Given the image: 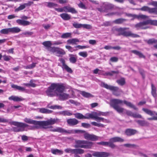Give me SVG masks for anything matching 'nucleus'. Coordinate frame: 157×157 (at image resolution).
Returning <instances> with one entry per match:
<instances>
[{
    "label": "nucleus",
    "instance_id": "19",
    "mask_svg": "<svg viewBox=\"0 0 157 157\" xmlns=\"http://www.w3.org/2000/svg\"><path fill=\"white\" fill-rule=\"evenodd\" d=\"M67 124L70 126H74L77 124L78 121L75 118H70L67 120Z\"/></svg>",
    "mask_w": 157,
    "mask_h": 157
},
{
    "label": "nucleus",
    "instance_id": "50",
    "mask_svg": "<svg viewBox=\"0 0 157 157\" xmlns=\"http://www.w3.org/2000/svg\"><path fill=\"white\" fill-rule=\"evenodd\" d=\"M98 137L93 134H92L91 136L90 140L94 141L98 140Z\"/></svg>",
    "mask_w": 157,
    "mask_h": 157
},
{
    "label": "nucleus",
    "instance_id": "3",
    "mask_svg": "<svg viewBox=\"0 0 157 157\" xmlns=\"http://www.w3.org/2000/svg\"><path fill=\"white\" fill-rule=\"evenodd\" d=\"M62 83H52L46 91L47 95L50 97L57 96L58 92Z\"/></svg>",
    "mask_w": 157,
    "mask_h": 157
},
{
    "label": "nucleus",
    "instance_id": "42",
    "mask_svg": "<svg viewBox=\"0 0 157 157\" xmlns=\"http://www.w3.org/2000/svg\"><path fill=\"white\" fill-rule=\"evenodd\" d=\"M136 18L138 19H146L148 18V17L147 16L143 15V14H140L139 15H136Z\"/></svg>",
    "mask_w": 157,
    "mask_h": 157
},
{
    "label": "nucleus",
    "instance_id": "32",
    "mask_svg": "<svg viewBox=\"0 0 157 157\" xmlns=\"http://www.w3.org/2000/svg\"><path fill=\"white\" fill-rule=\"evenodd\" d=\"M121 86H123L125 83V79L124 78H121L116 81Z\"/></svg>",
    "mask_w": 157,
    "mask_h": 157
},
{
    "label": "nucleus",
    "instance_id": "7",
    "mask_svg": "<svg viewBox=\"0 0 157 157\" xmlns=\"http://www.w3.org/2000/svg\"><path fill=\"white\" fill-rule=\"evenodd\" d=\"M101 86L103 87L112 91L113 94L117 96L120 95L119 92H122L121 90H119L118 87L108 85L104 82L101 83Z\"/></svg>",
    "mask_w": 157,
    "mask_h": 157
},
{
    "label": "nucleus",
    "instance_id": "63",
    "mask_svg": "<svg viewBox=\"0 0 157 157\" xmlns=\"http://www.w3.org/2000/svg\"><path fill=\"white\" fill-rule=\"evenodd\" d=\"M156 116H154L152 117L148 118L147 119L149 120H157V113H155Z\"/></svg>",
    "mask_w": 157,
    "mask_h": 157
},
{
    "label": "nucleus",
    "instance_id": "40",
    "mask_svg": "<svg viewBox=\"0 0 157 157\" xmlns=\"http://www.w3.org/2000/svg\"><path fill=\"white\" fill-rule=\"evenodd\" d=\"M0 32L2 34H7L9 33H10V28L3 29L0 30Z\"/></svg>",
    "mask_w": 157,
    "mask_h": 157
},
{
    "label": "nucleus",
    "instance_id": "46",
    "mask_svg": "<svg viewBox=\"0 0 157 157\" xmlns=\"http://www.w3.org/2000/svg\"><path fill=\"white\" fill-rule=\"evenodd\" d=\"M25 8V6L24 4L21 5L18 8L15 10V12H18L20 10H22Z\"/></svg>",
    "mask_w": 157,
    "mask_h": 157
},
{
    "label": "nucleus",
    "instance_id": "23",
    "mask_svg": "<svg viewBox=\"0 0 157 157\" xmlns=\"http://www.w3.org/2000/svg\"><path fill=\"white\" fill-rule=\"evenodd\" d=\"M60 16L62 19L65 21L69 20L71 19V15L67 13H62L60 14Z\"/></svg>",
    "mask_w": 157,
    "mask_h": 157
},
{
    "label": "nucleus",
    "instance_id": "59",
    "mask_svg": "<svg viewBox=\"0 0 157 157\" xmlns=\"http://www.w3.org/2000/svg\"><path fill=\"white\" fill-rule=\"evenodd\" d=\"M118 60V58L116 57H112L110 59V60L113 62H117Z\"/></svg>",
    "mask_w": 157,
    "mask_h": 157
},
{
    "label": "nucleus",
    "instance_id": "37",
    "mask_svg": "<svg viewBox=\"0 0 157 157\" xmlns=\"http://www.w3.org/2000/svg\"><path fill=\"white\" fill-rule=\"evenodd\" d=\"M127 19L122 18H119L115 20L113 22L117 24H120L126 21Z\"/></svg>",
    "mask_w": 157,
    "mask_h": 157
},
{
    "label": "nucleus",
    "instance_id": "55",
    "mask_svg": "<svg viewBox=\"0 0 157 157\" xmlns=\"http://www.w3.org/2000/svg\"><path fill=\"white\" fill-rule=\"evenodd\" d=\"M95 120L98 122H100L101 121H103L104 119L103 118L101 117L96 116Z\"/></svg>",
    "mask_w": 157,
    "mask_h": 157
},
{
    "label": "nucleus",
    "instance_id": "27",
    "mask_svg": "<svg viewBox=\"0 0 157 157\" xmlns=\"http://www.w3.org/2000/svg\"><path fill=\"white\" fill-rule=\"evenodd\" d=\"M80 93L83 97L86 98H91L94 97L91 94L84 91H80Z\"/></svg>",
    "mask_w": 157,
    "mask_h": 157
},
{
    "label": "nucleus",
    "instance_id": "51",
    "mask_svg": "<svg viewBox=\"0 0 157 157\" xmlns=\"http://www.w3.org/2000/svg\"><path fill=\"white\" fill-rule=\"evenodd\" d=\"M124 146L128 147H134L137 146V145L135 144H125L124 145Z\"/></svg>",
    "mask_w": 157,
    "mask_h": 157
},
{
    "label": "nucleus",
    "instance_id": "24",
    "mask_svg": "<svg viewBox=\"0 0 157 157\" xmlns=\"http://www.w3.org/2000/svg\"><path fill=\"white\" fill-rule=\"evenodd\" d=\"M151 94L154 98H156V97L157 94L156 88L152 83L151 84Z\"/></svg>",
    "mask_w": 157,
    "mask_h": 157
},
{
    "label": "nucleus",
    "instance_id": "36",
    "mask_svg": "<svg viewBox=\"0 0 157 157\" xmlns=\"http://www.w3.org/2000/svg\"><path fill=\"white\" fill-rule=\"evenodd\" d=\"M142 109L145 113L148 115L151 116H152L154 115V112L150 110L145 108H143ZM154 112L155 113V112Z\"/></svg>",
    "mask_w": 157,
    "mask_h": 157
},
{
    "label": "nucleus",
    "instance_id": "41",
    "mask_svg": "<svg viewBox=\"0 0 157 157\" xmlns=\"http://www.w3.org/2000/svg\"><path fill=\"white\" fill-rule=\"evenodd\" d=\"M71 33H63L61 36V37L62 38H67L69 37H71Z\"/></svg>",
    "mask_w": 157,
    "mask_h": 157
},
{
    "label": "nucleus",
    "instance_id": "52",
    "mask_svg": "<svg viewBox=\"0 0 157 157\" xmlns=\"http://www.w3.org/2000/svg\"><path fill=\"white\" fill-rule=\"evenodd\" d=\"M92 134L85 133L84 135V138L86 140H90Z\"/></svg>",
    "mask_w": 157,
    "mask_h": 157
},
{
    "label": "nucleus",
    "instance_id": "33",
    "mask_svg": "<svg viewBox=\"0 0 157 157\" xmlns=\"http://www.w3.org/2000/svg\"><path fill=\"white\" fill-rule=\"evenodd\" d=\"M51 152L54 154L62 155L63 153V151L58 149H53L51 150Z\"/></svg>",
    "mask_w": 157,
    "mask_h": 157
},
{
    "label": "nucleus",
    "instance_id": "1",
    "mask_svg": "<svg viewBox=\"0 0 157 157\" xmlns=\"http://www.w3.org/2000/svg\"><path fill=\"white\" fill-rule=\"evenodd\" d=\"M24 121L25 122L33 124L36 126V127H42L44 129L50 128V131L53 132H58L61 133H65L71 134L75 132V133H84L85 132L84 131L80 130H66L61 127H57L56 128H53L52 126H48V125H52L56 123L60 122V120L57 118H51L50 119L46 121H36L32 120L27 118H25Z\"/></svg>",
    "mask_w": 157,
    "mask_h": 157
},
{
    "label": "nucleus",
    "instance_id": "18",
    "mask_svg": "<svg viewBox=\"0 0 157 157\" xmlns=\"http://www.w3.org/2000/svg\"><path fill=\"white\" fill-rule=\"evenodd\" d=\"M126 114L128 116H132L135 118H142V116L137 113H133L129 110L126 111Z\"/></svg>",
    "mask_w": 157,
    "mask_h": 157
},
{
    "label": "nucleus",
    "instance_id": "57",
    "mask_svg": "<svg viewBox=\"0 0 157 157\" xmlns=\"http://www.w3.org/2000/svg\"><path fill=\"white\" fill-rule=\"evenodd\" d=\"M99 144H101L104 146H109V144L108 142H101L97 143Z\"/></svg>",
    "mask_w": 157,
    "mask_h": 157
},
{
    "label": "nucleus",
    "instance_id": "30",
    "mask_svg": "<svg viewBox=\"0 0 157 157\" xmlns=\"http://www.w3.org/2000/svg\"><path fill=\"white\" fill-rule=\"evenodd\" d=\"M144 41L149 44H152L157 43V40L154 38L150 39L148 40H144Z\"/></svg>",
    "mask_w": 157,
    "mask_h": 157
},
{
    "label": "nucleus",
    "instance_id": "16",
    "mask_svg": "<svg viewBox=\"0 0 157 157\" xmlns=\"http://www.w3.org/2000/svg\"><path fill=\"white\" fill-rule=\"evenodd\" d=\"M60 61L62 63V68L63 69H64L68 72L70 73H72V71L71 69L65 63V60L63 58L60 59H59Z\"/></svg>",
    "mask_w": 157,
    "mask_h": 157
},
{
    "label": "nucleus",
    "instance_id": "13",
    "mask_svg": "<svg viewBox=\"0 0 157 157\" xmlns=\"http://www.w3.org/2000/svg\"><path fill=\"white\" fill-rule=\"evenodd\" d=\"M139 10L145 11H147L149 13H153L155 14H157V8H150L147 6H144L141 8L139 9Z\"/></svg>",
    "mask_w": 157,
    "mask_h": 157
},
{
    "label": "nucleus",
    "instance_id": "15",
    "mask_svg": "<svg viewBox=\"0 0 157 157\" xmlns=\"http://www.w3.org/2000/svg\"><path fill=\"white\" fill-rule=\"evenodd\" d=\"M92 155L96 157H107L110 155V154L106 152L95 151L93 153Z\"/></svg>",
    "mask_w": 157,
    "mask_h": 157
},
{
    "label": "nucleus",
    "instance_id": "11",
    "mask_svg": "<svg viewBox=\"0 0 157 157\" xmlns=\"http://www.w3.org/2000/svg\"><path fill=\"white\" fill-rule=\"evenodd\" d=\"M124 141V140L121 138L116 136L114 137L109 139L108 142L109 147L112 148H114L117 146L113 144L114 143L117 142H123Z\"/></svg>",
    "mask_w": 157,
    "mask_h": 157
},
{
    "label": "nucleus",
    "instance_id": "10",
    "mask_svg": "<svg viewBox=\"0 0 157 157\" xmlns=\"http://www.w3.org/2000/svg\"><path fill=\"white\" fill-rule=\"evenodd\" d=\"M114 6L113 4L108 2L103 3L102 6L100 8H98L97 10L100 12H106L109 10H112L114 8Z\"/></svg>",
    "mask_w": 157,
    "mask_h": 157
},
{
    "label": "nucleus",
    "instance_id": "21",
    "mask_svg": "<svg viewBox=\"0 0 157 157\" xmlns=\"http://www.w3.org/2000/svg\"><path fill=\"white\" fill-rule=\"evenodd\" d=\"M42 44L46 47V48L49 51L51 52L52 49L53 47H51L52 44L50 41H46L43 42Z\"/></svg>",
    "mask_w": 157,
    "mask_h": 157
},
{
    "label": "nucleus",
    "instance_id": "60",
    "mask_svg": "<svg viewBox=\"0 0 157 157\" xmlns=\"http://www.w3.org/2000/svg\"><path fill=\"white\" fill-rule=\"evenodd\" d=\"M89 43L90 44L94 45L96 44V41L95 40H89Z\"/></svg>",
    "mask_w": 157,
    "mask_h": 157
},
{
    "label": "nucleus",
    "instance_id": "9",
    "mask_svg": "<svg viewBox=\"0 0 157 157\" xmlns=\"http://www.w3.org/2000/svg\"><path fill=\"white\" fill-rule=\"evenodd\" d=\"M65 89V86L63 84H62L57 96L61 100H67L70 98L69 94L63 92Z\"/></svg>",
    "mask_w": 157,
    "mask_h": 157
},
{
    "label": "nucleus",
    "instance_id": "34",
    "mask_svg": "<svg viewBox=\"0 0 157 157\" xmlns=\"http://www.w3.org/2000/svg\"><path fill=\"white\" fill-rule=\"evenodd\" d=\"M11 86L13 88L15 89L20 91H24L25 90V89L24 88L18 86L14 84H12Z\"/></svg>",
    "mask_w": 157,
    "mask_h": 157
},
{
    "label": "nucleus",
    "instance_id": "14",
    "mask_svg": "<svg viewBox=\"0 0 157 157\" xmlns=\"http://www.w3.org/2000/svg\"><path fill=\"white\" fill-rule=\"evenodd\" d=\"M51 50V52H55L58 56H60L61 55H63L65 54V52L64 50L58 47H53V48Z\"/></svg>",
    "mask_w": 157,
    "mask_h": 157
},
{
    "label": "nucleus",
    "instance_id": "47",
    "mask_svg": "<svg viewBox=\"0 0 157 157\" xmlns=\"http://www.w3.org/2000/svg\"><path fill=\"white\" fill-rule=\"evenodd\" d=\"M73 26L75 28L78 29L82 27V24L75 22L73 23Z\"/></svg>",
    "mask_w": 157,
    "mask_h": 157
},
{
    "label": "nucleus",
    "instance_id": "12",
    "mask_svg": "<svg viewBox=\"0 0 157 157\" xmlns=\"http://www.w3.org/2000/svg\"><path fill=\"white\" fill-rule=\"evenodd\" d=\"M66 153H71L72 154H82L84 153V150L81 148H76L72 149L71 148H67L64 150Z\"/></svg>",
    "mask_w": 157,
    "mask_h": 157
},
{
    "label": "nucleus",
    "instance_id": "39",
    "mask_svg": "<svg viewBox=\"0 0 157 157\" xmlns=\"http://www.w3.org/2000/svg\"><path fill=\"white\" fill-rule=\"evenodd\" d=\"M60 114L63 116H70L72 115V113L69 110H65L60 112Z\"/></svg>",
    "mask_w": 157,
    "mask_h": 157
},
{
    "label": "nucleus",
    "instance_id": "28",
    "mask_svg": "<svg viewBox=\"0 0 157 157\" xmlns=\"http://www.w3.org/2000/svg\"><path fill=\"white\" fill-rule=\"evenodd\" d=\"M79 42V40L77 38H73L68 40L67 41L68 44H76V42Z\"/></svg>",
    "mask_w": 157,
    "mask_h": 157
},
{
    "label": "nucleus",
    "instance_id": "62",
    "mask_svg": "<svg viewBox=\"0 0 157 157\" xmlns=\"http://www.w3.org/2000/svg\"><path fill=\"white\" fill-rule=\"evenodd\" d=\"M88 47L86 46H81L78 45L75 47L76 48H78L79 49H83L87 48Z\"/></svg>",
    "mask_w": 157,
    "mask_h": 157
},
{
    "label": "nucleus",
    "instance_id": "54",
    "mask_svg": "<svg viewBox=\"0 0 157 157\" xmlns=\"http://www.w3.org/2000/svg\"><path fill=\"white\" fill-rule=\"evenodd\" d=\"M78 7L82 9H85L86 7L84 4L82 2H81L78 4Z\"/></svg>",
    "mask_w": 157,
    "mask_h": 157
},
{
    "label": "nucleus",
    "instance_id": "31",
    "mask_svg": "<svg viewBox=\"0 0 157 157\" xmlns=\"http://www.w3.org/2000/svg\"><path fill=\"white\" fill-rule=\"evenodd\" d=\"M39 111L42 113H51L52 111L45 108H40L39 109Z\"/></svg>",
    "mask_w": 157,
    "mask_h": 157
},
{
    "label": "nucleus",
    "instance_id": "49",
    "mask_svg": "<svg viewBox=\"0 0 157 157\" xmlns=\"http://www.w3.org/2000/svg\"><path fill=\"white\" fill-rule=\"evenodd\" d=\"M50 108H51V109H62V107L61 106L56 105H52V106Z\"/></svg>",
    "mask_w": 157,
    "mask_h": 157
},
{
    "label": "nucleus",
    "instance_id": "35",
    "mask_svg": "<svg viewBox=\"0 0 157 157\" xmlns=\"http://www.w3.org/2000/svg\"><path fill=\"white\" fill-rule=\"evenodd\" d=\"M10 33H18L21 31L20 29L17 27H14L12 28H10Z\"/></svg>",
    "mask_w": 157,
    "mask_h": 157
},
{
    "label": "nucleus",
    "instance_id": "58",
    "mask_svg": "<svg viewBox=\"0 0 157 157\" xmlns=\"http://www.w3.org/2000/svg\"><path fill=\"white\" fill-rule=\"evenodd\" d=\"M82 126L86 128H88L90 127V124L86 123H82Z\"/></svg>",
    "mask_w": 157,
    "mask_h": 157
},
{
    "label": "nucleus",
    "instance_id": "25",
    "mask_svg": "<svg viewBox=\"0 0 157 157\" xmlns=\"http://www.w3.org/2000/svg\"><path fill=\"white\" fill-rule=\"evenodd\" d=\"M118 71H111L110 72H106L104 73H103L102 75L104 76H113L114 74H117L119 73Z\"/></svg>",
    "mask_w": 157,
    "mask_h": 157
},
{
    "label": "nucleus",
    "instance_id": "45",
    "mask_svg": "<svg viewBox=\"0 0 157 157\" xmlns=\"http://www.w3.org/2000/svg\"><path fill=\"white\" fill-rule=\"evenodd\" d=\"M47 4V6L49 8L54 7H57L58 6V5L57 4L55 3L51 2H46Z\"/></svg>",
    "mask_w": 157,
    "mask_h": 157
},
{
    "label": "nucleus",
    "instance_id": "48",
    "mask_svg": "<svg viewBox=\"0 0 157 157\" xmlns=\"http://www.w3.org/2000/svg\"><path fill=\"white\" fill-rule=\"evenodd\" d=\"M78 54L79 56L84 58L86 57L88 55L87 53L86 52H79Z\"/></svg>",
    "mask_w": 157,
    "mask_h": 157
},
{
    "label": "nucleus",
    "instance_id": "38",
    "mask_svg": "<svg viewBox=\"0 0 157 157\" xmlns=\"http://www.w3.org/2000/svg\"><path fill=\"white\" fill-rule=\"evenodd\" d=\"M75 117L78 119H83L87 118L86 116L79 113H77L74 114Z\"/></svg>",
    "mask_w": 157,
    "mask_h": 157
},
{
    "label": "nucleus",
    "instance_id": "17",
    "mask_svg": "<svg viewBox=\"0 0 157 157\" xmlns=\"http://www.w3.org/2000/svg\"><path fill=\"white\" fill-rule=\"evenodd\" d=\"M64 12H70L72 13H76L77 11L74 8L69 6H65L63 7Z\"/></svg>",
    "mask_w": 157,
    "mask_h": 157
},
{
    "label": "nucleus",
    "instance_id": "22",
    "mask_svg": "<svg viewBox=\"0 0 157 157\" xmlns=\"http://www.w3.org/2000/svg\"><path fill=\"white\" fill-rule=\"evenodd\" d=\"M9 99L13 100L15 101H19L25 100V99L21 97H18L16 96H12L9 97Z\"/></svg>",
    "mask_w": 157,
    "mask_h": 157
},
{
    "label": "nucleus",
    "instance_id": "56",
    "mask_svg": "<svg viewBox=\"0 0 157 157\" xmlns=\"http://www.w3.org/2000/svg\"><path fill=\"white\" fill-rule=\"evenodd\" d=\"M139 71L141 75L142 78L143 79H144L145 78V75L144 71L142 69H139Z\"/></svg>",
    "mask_w": 157,
    "mask_h": 157
},
{
    "label": "nucleus",
    "instance_id": "64",
    "mask_svg": "<svg viewBox=\"0 0 157 157\" xmlns=\"http://www.w3.org/2000/svg\"><path fill=\"white\" fill-rule=\"evenodd\" d=\"M3 58L4 60L8 61L10 59L11 57L10 56L5 55L3 56Z\"/></svg>",
    "mask_w": 157,
    "mask_h": 157
},
{
    "label": "nucleus",
    "instance_id": "44",
    "mask_svg": "<svg viewBox=\"0 0 157 157\" xmlns=\"http://www.w3.org/2000/svg\"><path fill=\"white\" fill-rule=\"evenodd\" d=\"M136 122L138 123V124L141 126H144L147 124V122L145 121L142 120H137L136 121Z\"/></svg>",
    "mask_w": 157,
    "mask_h": 157
},
{
    "label": "nucleus",
    "instance_id": "6",
    "mask_svg": "<svg viewBox=\"0 0 157 157\" xmlns=\"http://www.w3.org/2000/svg\"><path fill=\"white\" fill-rule=\"evenodd\" d=\"M128 28H117L116 30L120 33L118 34L119 35H122L124 36L128 37L131 36L133 38L139 37H140L139 35L134 34L130 31H125L127 29H129Z\"/></svg>",
    "mask_w": 157,
    "mask_h": 157
},
{
    "label": "nucleus",
    "instance_id": "61",
    "mask_svg": "<svg viewBox=\"0 0 157 157\" xmlns=\"http://www.w3.org/2000/svg\"><path fill=\"white\" fill-rule=\"evenodd\" d=\"M31 24V23L28 21L23 20L22 25L24 26L29 25Z\"/></svg>",
    "mask_w": 157,
    "mask_h": 157
},
{
    "label": "nucleus",
    "instance_id": "5",
    "mask_svg": "<svg viewBox=\"0 0 157 157\" xmlns=\"http://www.w3.org/2000/svg\"><path fill=\"white\" fill-rule=\"evenodd\" d=\"M75 144L74 147L76 148H83L85 149H90L93 145V143L85 140H75Z\"/></svg>",
    "mask_w": 157,
    "mask_h": 157
},
{
    "label": "nucleus",
    "instance_id": "43",
    "mask_svg": "<svg viewBox=\"0 0 157 157\" xmlns=\"http://www.w3.org/2000/svg\"><path fill=\"white\" fill-rule=\"evenodd\" d=\"M71 56L69 58L70 62L73 63H75L77 61V58L74 57L73 55H71Z\"/></svg>",
    "mask_w": 157,
    "mask_h": 157
},
{
    "label": "nucleus",
    "instance_id": "53",
    "mask_svg": "<svg viewBox=\"0 0 157 157\" xmlns=\"http://www.w3.org/2000/svg\"><path fill=\"white\" fill-rule=\"evenodd\" d=\"M82 27L84 28H86L87 29H91L92 28L91 25L88 24H82Z\"/></svg>",
    "mask_w": 157,
    "mask_h": 157
},
{
    "label": "nucleus",
    "instance_id": "26",
    "mask_svg": "<svg viewBox=\"0 0 157 157\" xmlns=\"http://www.w3.org/2000/svg\"><path fill=\"white\" fill-rule=\"evenodd\" d=\"M97 113L96 112L94 113H88L85 116L87 118H86V119H89L90 118L94 119L95 120V117L97 116Z\"/></svg>",
    "mask_w": 157,
    "mask_h": 157
},
{
    "label": "nucleus",
    "instance_id": "2",
    "mask_svg": "<svg viewBox=\"0 0 157 157\" xmlns=\"http://www.w3.org/2000/svg\"><path fill=\"white\" fill-rule=\"evenodd\" d=\"M123 102L127 106L133 108L135 110H138V109L131 102H128L126 101H123L122 100L119 99H114L111 100V101L110 105L117 112L119 113H121L123 112L124 109L123 108L119 106L118 104H121Z\"/></svg>",
    "mask_w": 157,
    "mask_h": 157
},
{
    "label": "nucleus",
    "instance_id": "29",
    "mask_svg": "<svg viewBox=\"0 0 157 157\" xmlns=\"http://www.w3.org/2000/svg\"><path fill=\"white\" fill-rule=\"evenodd\" d=\"M132 52L135 54L139 56L140 58H145V56L143 55V54L141 52L136 50H132Z\"/></svg>",
    "mask_w": 157,
    "mask_h": 157
},
{
    "label": "nucleus",
    "instance_id": "8",
    "mask_svg": "<svg viewBox=\"0 0 157 157\" xmlns=\"http://www.w3.org/2000/svg\"><path fill=\"white\" fill-rule=\"evenodd\" d=\"M12 124L17 126L16 127H14L13 128V131L16 132L24 131L25 128L28 127L29 126L28 124L25 123L16 121L13 122Z\"/></svg>",
    "mask_w": 157,
    "mask_h": 157
},
{
    "label": "nucleus",
    "instance_id": "20",
    "mask_svg": "<svg viewBox=\"0 0 157 157\" xmlns=\"http://www.w3.org/2000/svg\"><path fill=\"white\" fill-rule=\"evenodd\" d=\"M125 132L126 135L130 136L136 133L137 131L135 129L128 128L125 130Z\"/></svg>",
    "mask_w": 157,
    "mask_h": 157
},
{
    "label": "nucleus",
    "instance_id": "4",
    "mask_svg": "<svg viewBox=\"0 0 157 157\" xmlns=\"http://www.w3.org/2000/svg\"><path fill=\"white\" fill-rule=\"evenodd\" d=\"M149 24L157 26V20H148L136 24L135 27L137 29H146L149 28Z\"/></svg>",
    "mask_w": 157,
    "mask_h": 157
}]
</instances>
